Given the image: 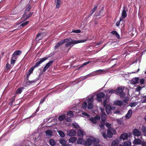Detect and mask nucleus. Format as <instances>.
Here are the masks:
<instances>
[{
	"label": "nucleus",
	"mask_w": 146,
	"mask_h": 146,
	"mask_svg": "<svg viewBox=\"0 0 146 146\" xmlns=\"http://www.w3.org/2000/svg\"><path fill=\"white\" fill-rule=\"evenodd\" d=\"M121 21H120L119 20V21H117L116 23V25L117 27H118L120 25V22Z\"/></svg>",
	"instance_id": "57"
},
{
	"label": "nucleus",
	"mask_w": 146,
	"mask_h": 146,
	"mask_svg": "<svg viewBox=\"0 0 146 146\" xmlns=\"http://www.w3.org/2000/svg\"><path fill=\"white\" fill-rule=\"evenodd\" d=\"M35 82V81L33 80H32V81H29L28 82H27V83L29 84H31L33 83H34Z\"/></svg>",
	"instance_id": "58"
},
{
	"label": "nucleus",
	"mask_w": 146,
	"mask_h": 146,
	"mask_svg": "<svg viewBox=\"0 0 146 146\" xmlns=\"http://www.w3.org/2000/svg\"><path fill=\"white\" fill-rule=\"evenodd\" d=\"M72 125L74 128L76 129H78L79 127V125L76 123H73Z\"/></svg>",
	"instance_id": "37"
},
{
	"label": "nucleus",
	"mask_w": 146,
	"mask_h": 146,
	"mask_svg": "<svg viewBox=\"0 0 146 146\" xmlns=\"http://www.w3.org/2000/svg\"><path fill=\"white\" fill-rule=\"evenodd\" d=\"M26 13H25V14H24L22 16V17H21V20L23 21H25V20H25V19L26 18Z\"/></svg>",
	"instance_id": "50"
},
{
	"label": "nucleus",
	"mask_w": 146,
	"mask_h": 146,
	"mask_svg": "<svg viewBox=\"0 0 146 146\" xmlns=\"http://www.w3.org/2000/svg\"><path fill=\"white\" fill-rule=\"evenodd\" d=\"M115 91L114 90H111L107 94V96H110L111 94L115 93Z\"/></svg>",
	"instance_id": "43"
},
{
	"label": "nucleus",
	"mask_w": 146,
	"mask_h": 146,
	"mask_svg": "<svg viewBox=\"0 0 146 146\" xmlns=\"http://www.w3.org/2000/svg\"><path fill=\"white\" fill-rule=\"evenodd\" d=\"M142 100V103L146 102V96L143 97Z\"/></svg>",
	"instance_id": "47"
},
{
	"label": "nucleus",
	"mask_w": 146,
	"mask_h": 146,
	"mask_svg": "<svg viewBox=\"0 0 146 146\" xmlns=\"http://www.w3.org/2000/svg\"><path fill=\"white\" fill-rule=\"evenodd\" d=\"M76 111H74L73 112L71 111H68L67 113V114L68 115L70 116H73L74 115V112H75L76 113H78L79 112V110H76Z\"/></svg>",
	"instance_id": "22"
},
{
	"label": "nucleus",
	"mask_w": 146,
	"mask_h": 146,
	"mask_svg": "<svg viewBox=\"0 0 146 146\" xmlns=\"http://www.w3.org/2000/svg\"><path fill=\"white\" fill-rule=\"evenodd\" d=\"M124 88L119 87L116 90V92L119 94L121 98H124L125 96V94L123 92Z\"/></svg>",
	"instance_id": "5"
},
{
	"label": "nucleus",
	"mask_w": 146,
	"mask_h": 146,
	"mask_svg": "<svg viewBox=\"0 0 146 146\" xmlns=\"http://www.w3.org/2000/svg\"><path fill=\"white\" fill-rule=\"evenodd\" d=\"M106 126L108 128V129L109 128H111L110 127L111 126V124L109 123H107L106 124Z\"/></svg>",
	"instance_id": "56"
},
{
	"label": "nucleus",
	"mask_w": 146,
	"mask_h": 146,
	"mask_svg": "<svg viewBox=\"0 0 146 146\" xmlns=\"http://www.w3.org/2000/svg\"><path fill=\"white\" fill-rule=\"evenodd\" d=\"M97 6H96L90 11V15H92L94 12V11L97 9Z\"/></svg>",
	"instance_id": "45"
},
{
	"label": "nucleus",
	"mask_w": 146,
	"mask_h": 146,
	"mask_svg": "<svg viewBox=\"0 0 146 146\" xmlns=\"http://www.w3.org/2000/svg\"><path fill=\"white\" fill-rule=\"evenodd\" d=\"M105 96V94L102 92L98 93L96 95L97 100L99 102H101L102 98Z\"/></svg>",
	"instance_id": "7"
},
{
	"label": "nucleus",
	"mask_w": 146,
	"mask_h": 146,
	"mask_svg": "<svg viewBox=\"0 0 146 146\" xmlns=\"http://www.w3.org/2000/svg\"><path fill=\"white\" fill-rule=\"evenodd\" d=\"M66 117V116L65 115H60L58 118V120L60 121H62Z\"/></svg>",
	"instance_id": "33"
},
{
	"label": "nucleus",
	"mask_w": 146,
	"mask_h": 146,
	"mask_svg": "<svg viewBox=\"0 0 146 146\" xmlns=\"http://www.w3.org/2000/svg\"><path fill=\"white\" fill-rule=\"evenodd\" d=\"M49 57H44L41 59H40V60L38 62H37L33 66V67L35 68L38 67L40 64H41L43 62L46 60Z\"/></svg>",
	"instance_id": "8"
},
{
	"label": "nucleus",
	"mask_w": 146,
	"mask_h": 146,
	"mask_svg": "<svg viewBox=\"0 0 146 146\" xmlns=\"http://www.w3.org/2000/svg\"><path fill=\"white\" fill-rule=\"evenodd\" d=\"M55 2L56 3V7L57 8H59L61 4L60 0H55Z\"/></svg>",
	"instance_id": "24"
},
{
	"label": "nucleus",
	"mask_w": 146,
	"mask_h": 146,
	"mask_svg": "<svg viewBox=\"0 0 146 146\" xmlns=\"http://www.w3.org/2000/svg\"><path fill=\"white\" fill-rule=\"evenodd\" d=\"M123 102L121 101H116L114 102V104L115 105L117 106H121L122 105Z\"/></svg>",
	"instance_id": "25"
},
{
	"label": "nucleus",
	"mask_w": 146,
	"mask_h": 146,
	"mask_svg": "<svg viewBox=\"0 0 146 146\" xmlns=\"http://www.w3.org/2000/svg\"><path fill=\"white\" fill-rule=\"evenodd\" d=\"M45 133L46 136L48 137H50L53 135V133L51 130H48L46 131Z\"/></svg>",
	"instance_id": "17"
},
{
	"label": "nucleus",
	"mask_w": 146,
	"mask_h": 146,
	"mask_svg": "<svg viewBox=\"0 0 146 146\" xmlns=\"http://www.w3.org/2000/svg\"><path fill=\"white\" fill-rule=\"evenodd\" d=\"M111 146H118L117 142L115 140H113L112 142Z\"/></svg>",
	"instance_id": "35"
},
{
	"label": "nucleus",
	"mask_w": 146,
	"mask_h": 146,
	"mask_svg": "<svg viewBox=\"0 0 146 146\" xmlns=\"http://www.w3.org/2000/svg\"><path fill=\"white\" fill-rule=\"evenodd\" d=\"M78 135L80 137H83L84 133L83 131L81 129H79L77 132Z\"/></svg>",
	"instance_id": "30"
},
{
	"label": "nucleus",
	"mask_w": 146,
	"mask_h": 146,
	"mask_svg": "<svg viewBox=\"0 0 146 146\" xmlns=\"http://www.w3.org/2000/svg\"><path fill=\"white\" fill-rule=\"evenodd\" d=\"M95 146H103V145L100 144H97L95 145Z\"/></svg>",
	"instance_id": "63"
},
{
	"label": "nucleus",
	"mask_w": 146,
	"mask_h": 146,
	"mask_svg": "<svg viewBox=\"0 0 146 146\" xmlns=\"http://www.w3.org/2000/svg\"><path fill=\"white\" fill-rule=\"evenodd\" d=\"M82 114L84 116H86L88 117H89L90 116V115L89 114H88L86 113L85 112H82Z\"/></svg>",
	"instance_id": "51"
},
{
	"label": "nucleus",
	"mask_w": 146,
	"mask_h": 146,
	"mask_svg": "<svg viewBox=\"0 0 146 146\" xmlns=\"http://www.w3.org/2000/svg\"><path fill=\"white\" fill-rule=\"evenodd\" d=\"M53 62V61L52 60H51L50 61H49L48 63H47L44 66L43 70V72H45L50 67V66L52 64V63Z\"/></svg>",
	"instance_id": "10"
},
{
	"label": "nucleus",
	"mask_w": 146,
	"mask_h": 146,
	"mask_svg": "<svg viewBox=\"0 0 146 146\" xmlns=\"http://www.w3.org/2000/svg\"><path fill=\"white\" fill-rule=\"evenodd\" d=\"M100 126L101 128L100 131H101L102 129L104 130V124H101V125H100Z\"/></svg>",
	"instance_id": "53"
},
{
	"label": "nucleus",
	"mask_w": 146,
	"mask_h": 146,
	"mask_svg": "<svg viewBox=\"0 0 146 146\" xmlns=\"http://www.w3.org/2000/svg\"><path fill=\"white\" fill-rule=\"evenodd\" d=\"M42 34L41 33H38L37 35V36L36 38V40H39L41 39V37L40 38H39V37H40Z\"/></svg>",
	"instance_id": "40"
},
{
	"label": "nucleus",
	"mask_w": 146,
	"mask_h": 146,
	"mask_svg": "<svg viewBox=\"0 0 146 146\" xmlns=\"http://www.w3.org/2000/svg\"><path fill=\"white\" fill-rule=\"evenodd\" d=\"M77 143L78 144H81L84 145V140L83 138H78L77 142Z\"/></svg>",
	"instance_id": "23"
},
{
	"label": "nucleus",
	"mask_w": 146,
	"mask_h": 146,
	"mask_svg": "<svg viewBox=\"0 0 146 146\" xmlns=\"http://www.w3.org/2000/svg\"><path fill=\"white\" fill-rule=\"evenodd\" d=\"M132 113V111L131 109H130L128 111L127 114L125 115V117L127 119H129L131 116Z\"/></svg>",
	"instance_id": "18"
},
{
	"label": "nucleus",
	"mask_w": 146,
	"mask_h": 146,
	"mask_svg": "<svg viewBox=\"0 0 146 146\" xmlns=\"http://www.w3.org/2000/svg\"><path fill=\"white\" fill-rule=\"evenodd\" d=\"M102 43V42H100L97 43V45H100Z\"/></svg>",
	"instance_id": "60"
},
{
	"label": "nucleus",
	"mask_w": 146,
	"mask_h": 146,
	"mask_svg": "<svg viewBox=\"0 0 146 146\" xmlns=\"http://www.w3.org/2000/svg\"><path fill=\"white\" fill-rule=\"evenodd\" d=\"M17 59V58L14 57H14H13V56H12L11 58V64L13 66L15 64Z\"/></svg>",
	"instance_id": "28"
},
{
	"label": "nucleus",
	"mask_w": 146,
	"mask_h": 146,
	"mask_svg": "<svg viewBox=\"0 0 146 146\" xmlns=\"http://www.w3.org/2000/svg\"><path fill=\"white\" fill-rule=\"evenodd\" d=\"M58 133L59 135L61 137H64L65 136V135L63 131L60 130H59L58 131Z\"/></svg>",
	"instance_id": "34"
},
{
	"label": "nucleus",
	"mask_w": 146,
	"mask_h": 146,
	"mask_svg": "<svg viewBox=\"0 0 146 146\" xmlns=\"http://www.w3.org/2000/svg\"><path fill=\"white\" fill-rule=\"evenodd\" d=\"M133 133L135 136H139L141 135V133L137 129H134L133 131Z\"/></svg>",
	"instance_id": "14"
},
{
	"label": "nucleus",
	"mask_w": 146,
	"mask_h": 146,
	"mask_svg": "<svg viewBox=\"0 0 146 146\" xmlns=\"http://www.w3.org/2000/svg\"><path fill=\"white\" fill-rule=\"evenodd\" d=\"M48 94H47L46 96L44 97L43 98H42L41 99L40 101V104H42L43 102L45 100L46 98L48 96Z\"/></svg>",
	"instance_id": "41"
},
{
	"label": "nucleus",
	"mask_w": 146,
	"mask_h": 146,
	"mask_svg": "<svg viewBox=\"0 0 146 146\" xmlns=\"http://www.w3.org/2000/svg\"><path fill=\"white\" fill-rule=\"evenodd\" d=\"M131 142L129 141L125 142L123 144L124 146H130L131 145Z\"/></svg>",
	"instance_id": "36"
},
{
	"label": "nucleus",
	"mask_w": 146,
	"mask_h": 146,
	"mask_svg": "<svg viewBox=\"0 0 146 146\" xmlns=\"http://www.w3.org/2000/svg\"><path fill=\"white\" fill-rule=\"evenodd\" d=\"M137 105V103L135 102H132L129 104V106L132 107H135Z\"/></svg>",
	"instance_id": "39"
},
{
	"label": "nucleus",
	"mask_w": 146,
	"mask_h": 146,
	"mask_svg": "<svg viewBox=\"0 0 146 146\" xmlns=\"http://www.w3.org/2000/svg\"><path fill=\"white\" fill-rule=\"evenodd\" d=\"M81 32V31L79 29L73 30L71 33H80Z\"/></svg>",
	"instance_id": "44"
},
{
	"label": "nucleus",
	"mask_w": 146,
	"mask_h": 146,
	"mask_svg": "<svg viewBox=\"0 0 146 146\" xmlns=\"http://www.w3.org/2000/svg\"><path fill=\"white\" fill-rule=\"evenodd\" d=\"M49 143L50 145L52 146H54L56 144V141L54 139H51L50 140Z\"/></svg>",
	"instance_id": "29"
},
{
	"label": "nucleus",
	"mask_w": 146,
	"mask_h": 146,
	"mask_svg": "<svg viewBox=\"0 0 146 146\" xmlns=\"http://www.w3.org/2000/svg\"><path fill=\"white\" fill-rule=\"evenodd\" d=\"M128 137V134L127 133H123L120 137V139H122L123 141L127 139Z\"/></svg>",
	"instance_id": "15"
},
{
	"label": "nucleus",
	"mask_w": 146,
	"mask_h": 146,
	"mask_svg": "<svg viewBox=\"0 0 146 146\" xmlns=\"http://www.w3.org/2000/svg\"><path fill=\"white\" fill-rule=\"evenodd\" d=\"M11 67V65L9 64L8 63L6 65V68L8 70Z\"/></svg>",
	"instance_id": "55"
},
{
	"label": "nucleus",
	"mask_w": 146,
	"mask_h": 146,
	"mask_svg": "<svg viewBox=\"0 0 146 146\" xmlns=\"http://www.w3.org/2000/svg\"><path fill=\"white\" fill-rule=\"evenodd\" d=\"M63 146H70L69 144H66V143Z\"/></svg>",
	"instance_id": "62"
},
{
	"label": "nucleus",
	"mask_w": 146,
	"mask_h": 146,
	"mask_svg": "<svg viewBox=\"0 0 146 146\" xmlns=\"http://www.w3.org/2000/svg\"><path fill=\"white\" fill-rule=\"evenodd\" d=\"M36 115V113H34V114H33L31 116V117H34V116H35Z\"/></svg>",
	"instance_id": "64"
},
{
	"label": "nucleus",
	"mask_w": 146,
	"mask_h": 146,
	"mask_svg": "<svg viewBox=\"0 0 146 146\" xmlns=\"http://www.w3.org/2000/svg\"><path fill=\"white\" fill-rule=\"evenodd\" d=\"M112 108L110 106L107 105L106 107V111L107 114L108 115L110 112Z\"/></svg>",
	"instance_id": "21"
},
{
	"label": "nucleus",
	"mask_w": 146,
	"mask_h": 146,
	"mask_svg": "<svg viewBox=\"0 0 146 146\" xmlns=\"http://www.w3.org/2000/svg\"><path fill=\"white\" fill-rule=\"evenodd\" d=\"M99 141L98 140L95 138H93L92 139H90L88 138L86 140H84V145L89 146L91 145L92 143H98L99 142Z\"/></svg>",
	"instance_id": "4"
},
{
	"label": "nucleus",
	"mask_w": 146,
	"mask_h": 146,
	"mask_svg": "<svg viewBox=\"0 0 146 146\" xmlns=\"http://www.w3.org/2000/svg\"><path fill=\"white\" fill-rule=\"evenodd\" d=\"M68 135L70 136H72L75 135L76 134V132L74 130H70L67 132Z\"/></svg>",
	"instance_id": "16"
},
{
	"label": "nucleus",
	"mask_w": 146,
	"mask_h": 146,
	"mask_svg": "<svg viewBox=\"0 0 146 146\" xmlns=\"http://www.w3.org/2000/svg\"><path fill=\"white\" fill-rule=\"evenodd\" d=\"M127 9H125V7H124L121 13V16L120 19V21H123L124 19L127 17Z\"/></svg>",
	"instance_id": "6"
},
{
	"label": "nucleus",
	"mask_w": 146,
	"mask_h": 146,
	"mask_svg": "<svg viewBox=\"0 0 146 146\" xmlns=\"http://www.w3.org/2000/svg\"><path fill=\"white\" fill-rule=\"evenodd\" d=\"M29 23V21H26L25 22L21 24V26L24 27L27 25Z\"/></svg>",
	"instance_id": "46"
},
{
	"label": "nucleus",
	"mask_w": 146,
	"mask_h": 146,
	"mask_svg": "<svg viewBox=\"0 0 146 146\" xmlns=\"http://www.w3.org/2000/svg\"><path fill=\"white\" fill-rule=\"evenodd\" d=\"M105 71L104 70H99L94 71L91 74H90V76H95L97 75V72H99L98 74H104L105 73Z\"/></svg>",
	"instance_id": "11"
},
{
	"label": "nucleus",
	"mask_w": 146,
	"mask_h": 146,
	"mask_svg": "<svg viewBox=\"0 0 146 146\" xmlns=\"http://www.w3.org/2000/svg\"><path fill=\"white\" fill-rule=\"evenodd\" d=\"M95 94H93L89 95L86 98L84 99L85 102L82 105L81 108L82 110L85 111L87 107L88 109H91L93 107L94 98L96 96Z\"/></svg>",
	"instance_id": "1"
},
{
	"label": "nucleus",
	"mask_w": 146,
	"mask_h": 146,
	"mask_svg": "<svg viewBox=\"0 0 146 146\" xmlns=\"http://www.w3.org/2000/svg\"><path fill=\"white\" fill-rule=\"evenodd\" d=\"M100 119V117L98 115H96L94 117L90 118V121L94 123H96Z\"/></svg>",
	"instance_id": "9"
},
{
	"label": "nucleus",
	"mask_w": 146,
	"mask_h": 146,
	"mask_svg": "<svg viewBox=\"0 0 146 146\" xmlns=\"http://www.w3.org/2000/svg\"><path fill=\"white\" fill-rule=\"evenodd\" d=\"M140 83L141 84H143L144 83V80L143 79H141L140 80Z\"/></svg>",
	"instance_id": "59"
},
{
	"label": "nucleus",
	"mask_w": 146,
	"mask_h": 146,
	"mask_svg": "<svg viewBox=\"0 0 146 146\" xmlns=\"http://www.w3.org/2000/svg\"><path fill=\"white\" fill-rule=\"evenodd\" d=\"M141 87L140 86H138L135 90V91L136 92L139 91L141 89Z\"/></svg>",
	"instance_id": "54"
},
{
	"label": "nucleus",
	"mask_w": 146,
	"mask_h": 146,
	"mask_svg": "<svg viewBox=\"0 0 146 146\" xmlns=\"http://www.w3.org/2000/svg\"><path fill=\"white\" fill-rule=\"evenodd\" d=\"M35 68L33 66L29 70L28 72L30 74H31L32 73V72H33V71L34 70V69Z\"/></svg>",
	"instance_id": "48"
},
{
	"label": "nucleus",
	"mask_w": 146,
	"mask_h": 146,
	"mask_svg": "<svg viewBox=\"0 0 146 146\" xmlns=\"http://www.w3.org/2000/svg\"><path fill=\"white\" fill-rule=\"evenodd\" d=\"M141 141L139 139H135L133 141V143L135 145L140 144L141 143Z\"/></svg>",
	"instance_id": "27"
},
{
	"label": "nucleus",
	"mask_w": 146,
	"mask_h": 146,
	"mask_svg": "<svg viewBox=\"0 0 146 146\" xmlns=\"http://www.w3.org/2000/svg\"><path fill=\"white\" fill-rule=\"evenodd\" d=\"M59 142L62 146H64L66 143V141L64 139H61L60 140Z\"/></svg>",
	"instance_id": "32"
},
{
	"label": "nucleus",
	"mask_w": 146,
	"mask_h": 146,
	"mask_svg": "<svg viewBox=\"0 0 146 146\" xmlns=\"http://www.w3.org/2000/svg\"><path fill=\"white\" fill-rule=\"evenodd\" d=\"M64 44L63 40H61L60 42L57 43L55 46V49H56L59 47L60 45Z\"/></svg>",
	"instance_id": "26"
},
{
	"label": "nucleus",
	"mask_w": 146,
	"mask_h": 146,
	"mask_svg": "<svg viewBox=\"0 0 146 146\" xmlns=\"http://www.w3.org/2000/svg\"><path fill=\"white\" fill-rule=\"evenodd\" d=\"M23 89V88H19L16 91V93L18 94H20L21 93Z\"/></svg>",
	"instance_id": "38"
},
{
	"label": "nucleus",
	"mask_w": 146,
	"mask_h": 146,
	"mask_svg": "<svg viewBox=\"0 0 146 146\" xmlns=\"http://www.w3.org/2000/svg\"><path fill=\"white\" fill-rule=\"evenodd\" d=\"M22 53V52L20 50H17L15 51L13 54L12 56L17 59L18 56L20 55Z\"/></svg>",
	"instance_id": "12"
},
{
	"label": "nucleus",
	"mask_w": 146,
	"mask_h": 146,
	"mask_svg": "<svg viewBox=\"0 0 146 146\" xmlns=\"http://www.w3.org/2000/svg\"><path fill=\"white\" fill-rule=\"evenodd\" d=\"M116 133L115 130L112 128H109L108 130V133L106 135L105 132H102V134L103 137L105 138H107V136L109 138H111L112 137L113 134H115Z\"/></svg>",
	"instance_id": "3"
},
{
	"label": "nucleus",
	"mask_w": 146,
	"mask_h": 146,
	"mask_svg": "<svg viewBox=\"0 0 146 146\" xmlns=\"http://www.w3.org/2000/svg\"><path fill=\"white\" fill-rule=\"evenodd\" d=\"M111 33L115 36L116 37L118 38L119 39L120 38L119 35L118 33L116 31H113L111 32Z\"/></svg>",
	"instance_id": "31"
},
{
	"label": "nucleus",
	"mask_w": 146,
	"mask_h": 146,
	"mask_svg": "<svg viewBox=\"0 0 146 146\" xmlns=\"http://www.w3.org/2000/svg\"><path fill=\"white\" fill-rule=\"evenodd\" d=\"M33 14V13H30L26 15V17L25 19V20H27V19L29 18Z\"/></svg>",
	"instance_id": "42"
},
{
	"label": "nucleus",
	"mask_w": 146,
	"mask_h": 146,
	"mask_svg": "<svg viewBox=\"0 0 146 146\" xmlns=\"http://www.w3.org/2000/svg\"><path fill=\"white\" fill-rule=\"evenodd\" d=\"M64 43H67L66 44L65 46L66 47H68L72 44H76L80 43H83L86 42V40H73L71 38H66L63 40Z\"/></svg>",
	"instance_id": "2"
},
{
	"label": "nucleus",
	"mask_w": 146,
	"mask_h": 146,
	"mask_svg": "<svg viewBox=\"0 0 146 146\" xmlns=\"http://www.w3.org/2000/svg\"><path fill=\"white\" fill-rule=\"evenodd\" d=\"M101 110L102 111V114L101 115V119L102 121H104L106 120L107 116L105 113L103 111L101 108Z\"/></svg>",
	"instance_id": "13"
},
{
	"label": "nucleus",
	"mask_w": 146,
	"mask_h": 146,
	"mask_svg": "<svg viewBox=\"0 0 146 146\" xmlns=\"http://www.w3.org/2000/svg\"><path fill=\"white\" fill-rule=\"evenodd\" d=\"M66 120L67 121H71V119L70 118H69L68 119H66Z\"/></svg>",
	"instance_id": "61"
},
{
	"label": "nucleus",
	"mask_w": 146,
	"mask_h": 146,
	"mask_svg": "<svg viewBox=\"0 0 146 146\" xmlns=\"http://www.w3.org/2000/svg\"><path fill=\"white\" fill-rule=\"evenodd\" d=\"M139 81V79L138 78L135 77L132 79L131 81V83L133 84H135L137 83Z\"/></svg>",
	"instance_id": "19"
},
{
	"label": "nucleus",
	"mask_w": 146,
	"mask_h": 146,
	"mask_svg": "<svg viewBox=\"0 0 146 146\" xmlns=\"http://www.w3.org/2000/svg\"><path fill=\"white\" fill-rule=\"evenodd\" d=\"M77 140L76 137H74L70 138L68 140V142L70 143H73L76 142Z\"/></svg>",
	"instance_id": "20"
},
{
	"label": "nucleus",
	"mask_w": 146,
	"mask_h": 146,
	"mask_svg": "<svg viewBox=\"0 0 146 146\" xmlns=\"http://www.w3.org/2000/svg\"><path fill=\"white\" fill-rule=\"evenodd\" d=\"M91 62V61H89L87 62H84V63L83 64H82V67L84 66H86V65H87V64H88L90 63Z\"/></svg>",
	"instance_id": "52"
},
{
	"label": "nucleus",
	"mask_w": 146,
	"mask_h": 146,
	"mask_svg": "<svg viewBox=\"0 0 146 146\" xmlns=\"http://www.w3.org/2000/svg\"><path fill=\"white\" fill-rule=\"evenodd\" d=\"M31 8V7L30 5H28L25 9V12L26 13L27 12L29 11L30 10Z\"/></svg>",
	"instance_id": "49"
}]
</instances>
